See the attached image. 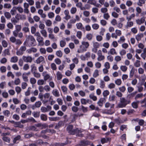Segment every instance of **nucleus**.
I'll return each instance as SVG.
<instances>
[{
    "instance_id": "obj_1",
    "label": "nucleus",
    "mask_w": 146,
    "mask_h": 146,
    "mask_svg": "<svg viewBox=\"0 0 146 146\" xmlns=\"http://www.w3.org/2000/svg\"><path fill=\"white\" fill-rule=\"evenodd\" d=\"M26 38L25 42H24V44L27 42L28 45L32 46H35L36 45V41L33 36L31 35H27Z\"/></svg>"
},
{
    "instance_id": "obj_2",
    "label": "nucleus",
    "mask_w": 146,
    "mask_h": 146,
    "mask_svg": "<svg viewBox=\"0 0 146 146\" xmlns=\"http://www.w3.org/2000/svg\"><path fill=\"white\" fill-rule=\"evenodd\" d=\"M89 46V44L88 42L82 41L81 42V44L79 48L77 50V52L78 53H80L86 51Z\"/></svg>"
},
{
    "instance_id": "obj_3",
    "label": "nucleus",
    "mask_w": 146,
    "mask_h": 146,
    "mask_svg": "<svg viewBox=\"0 0 146 146\" xmlns=\"http://www.w3.org/2000/svg\"><path fill=\"white\" fill-rule=\"evenodd\" d=\"M73 126L72 125H70L68 126L67 128V130L68 133L72 135H74L76 133H80L81 131L76 128L75 129H73Z\"/></svg>"
},
{
    "instance_id": "obj_4",
    "label": "nucleus",
    "mask_w": 146,
    "mask_h": 146,
    "mask_svg": "<svg viewBox=\"0 0 146 146\" xmlns=\"http://www.w3.org/2000/svg\"><path fill=\"white\" fill-rule=\"evenodd\" d=\"M27 49L26 46L24 45L21 46L19 50H18L16 52V54L18 56H21L22 55L24 52Z\"/></svg>"
},
{
    "instance_id": "obj_5",
    "label": "nucleus",
    "mask_w": 146,
    "mask_h": 146,
    "mask_svg": "<svg viewBox=\"0 0 146 146\" xmlns=\"http://www.w3.org/2000/svg\"><path fill=\"white\" fill-rule=\"evenodd\" d=\"M127 103V101L124 98H121L120 103L119 104V108H123L125 107Z\"/></svg>"
},
{
    "instance_id": "obj_6",
    "label": "nucleus",
    "mask_w": 146,
    "mask_h": 146,
    "mask_svg": "<svg viewBox=\"0 0 146 146\" xmlns=\"http://www.w3.org/2000/svg\"><path fill=\"white\" fill-rule=\"evenodd\" d=\"M98 57L97 60L98 61H101L104 59L105 57L102 55V52L101 50H99L97 53Z\"/></svg>"
},
{
    "instance_id": "obj_7",
    "label": "nucleus",
    "mask_w": 146,
    "mask_h": 146,
    "mask_svg": "<svg viewBox=\"0 0 146 146\" xmlns=\"http://www.w3.org/2000/svg\"><path fill=\"white\" fill-rule=\"evenodd\" d=\"M23 61L26 62L31 63L33 60L31 56H23L22 57Z\"/></svg>"
},
{
    "instance_id": "obj_8",
    "label": "nucleus",
    "mask_w": 146,
    "mask_h": 146,
    "mask_svg": "<svg viewBox=\"0 0 146 146\" xmlns=\"http://www.w3.org/2000/svg\"><path fill=\"white\" fill-rule=\"evenodd\" d=\"M36 40L38 43V46H42L44 45V38L40 36L39 37H37Z\"/></svg>"
},
{
    "instance_id": "obj_9",
    "label": "nucleus",
    "mask_w": 146,
    "mask_h": 146,
    "mask_svg": "<svg viewBox=\"0 0 146 146\" xmlns=\"http://www.w3.org/2000/svg\"><path fill=\"white\" fill-rule=\"evenodd\" d=\"M145 17H143L140 19H138L136 20V23L137 25H141L145 21Z\"/></svg>"
},
{
    "instance_id": "obj_10",
    "label": "nucleus",
    "mask_w": 146,
    "mask_h": 146,
    "mask_svg": "<svg viewBox=\"0 0 146 146\" xmlns=\"http://www.w3.org/2000/svg\"><path fill=\"white\" fill-rule=\"evenodd\" d=\"M42 105V103L40 101H38L35 102L32 107L33 110H34L36 108H39Z\"/></svg>"
},
{
    "instance_id": "obj_11",
    "label": "nucleus",
    "mask_w": 146,
    "mask_h": 146,
    "mask_svg": "<svg viewBox=\"0 0 146 146\" xmlns=\"http://www.w3.org/2000/svg\"><path fill=\"white\" fill-rule=\"evenodd\" d=\"M15 30L13 32V33H14L15 35H17V32H20L21 29V25H16L15 26Z\"/></svg>"
},
{
    "instance_id": "obj_12",
    "label": "nucleus",
    "mask_w": 146,
    "mask_h": 146,
    "mask_svg": "<svg viewBox=\"0 0 146 146\" xmlns=\"http://www.w3.org/2000/svg\"><path fill=\"white\" fill-rule=\"evenodd\" d=\"M37 49L35 47H31L27 50V52L29 54H31L32 53H36L37 52Z\"/></svg>"
},
{
    "instance_id": "obj_13",
    "label": "nucleus",
    "mask_w": 146,
    "mask_h": 146,
    "mask_svg": "<svg viewBox=\"0 0 146 146\" xmlns=\"http://www.w3.org/2000/svg\"><path fill=\"white\" fill-rule=\"evenodd\" d=\"M64 13L65 16L64 19L66 20H68L71 18L70 16L69 15V12L68 10H66L64 11Z\"/></svg>"
},
{
    "instance_id": "obj_14",
    "label": "nucleus",
    "mask_w": 146,
    "mask_h": 146,
    "mask_svg": "<svg viewBox=\"0 0 146 146\" xmlns=\"http://www.w3.org/2000/svg\"><path fill=\"white\" fill-rule=\"evenodd\" d=\"M89 144L88 141H82L79 144L77 145L76 146H86Z\"/></svg>"
},
{
    "instance_id": "obj_15",
    "label": "nucleus",
    "mask_w": 146,
    "mask_h": 146,
    "mask_svg": "<svg viewBox=\"0 0 146 146\" xmlns=\"http://www.w3.org/2000/svg\"><path fill=\"white\" fill-rule=\"evenodd\" d=\"M105 98H101L98 102L97 104L99 106L102 107L103 103L105 102Z\"/></svg>"
},
{
    "instance_id": "obj_16",
    "label": "nucleus",
    "mask_w": 146,
    "mask_h": 146,
    "mask_svg": "<svg viewBox=\"0 0 146 146\" xmlns=\"http://www.w3.org/2000/svg\"><path fill=\"white\" fill-rule=\"evenodd\" d=\"M38 13L40 15L42 18H46V15L45 13H43V11L42 9H39L38 11Z\"/></svg>"
},
{
    "instance_id": "obj_17",
    "label": "nucleus",
    "mask_w": 146,
    "mask_h": 146,
    "mask_svg": "<svg viewBox=\"0 0 146 146\" xmlns=\"http://www.w3.org/2000/svg\"><path fill=\"white\" fill-rule=\"evenodd\" d=\"M18 59L17 57V56H14L12 57L10 59V62H11L15 63L17 62L18 61Z\"/></svg>"
},
{
    "instance_id": "obj_18",
    "label": "nucleus",
    "mask_w": 146,
    "mask_h": 146,
    "mask_svg": "<svg viewBox=\"0 0 146 146\" xmlns=\"http://www.w3.org/2000/svg\"><path fill=\"white\" fill-rule=\"evenodd\" d=\"M44 60V58L42 56L39 57L36 60V63L37 64H40V62L43 61Z\"/></svg>"
},
{
    "instance_id": "obj_19",
    "label": "nucleus",
    "mask_w": 146,
    "mask_h": 146,
    "mask_svg": "<svg viewBox=\"0 0 146 146\" xmlns=\"http://www.w3.org/2000/svg\"><path fill=\"white\" fill-rule=\"evenodd\" d=\"M41 119L43 121H45L47 119V117L46 115L42 114L40 116Z\"/></svg>"
},
{
    "instance_id": "obj_20",
    "label": "nucleus",
    "mask_w": 146,
    "mask_h": 146,
    "mask_svg": "<svg viewBox=\"0 0 146 146\" xmlns=\"http://www.w3.org/2000/svg\"><path fill=\"white\" fill-rule=\"evenodd\" d=\"M143 36V34L142 33L138 34L135 36L136 39L138 41L140 40Z\"/></svg>"
},
{
    "instance_id": "obj_21",
    "label": "nucleus",
    "mask_w": 146,
    "mask_h": 146,
    "mask_svg": "<svg viewBox=\"0 0 146 146\" xmlns=\"http://www.w3.org/2000/svg\"><path fill=\"white\" fill-rule=\"evenodd\" d=\"M52 93L56 97H58L60 96V94L58 90L56 89L53 90L52 91Z\"/></svg>"
},
{
    "instance_id": "obj_22",
    "label": "nucleus",
    "mask_w": 146,
    "mask_h": 146,
    "mask_svg": "<svg viewBox=\"0 0 146 146\" xmlns=\"http://www.w3.org/2000/svg\"><path fill=\"white\" fill-rule=\"evenodd\" d=\"M31 71L32 74L34 73V72H36V66H35V64H33L31 65Z\"/></svg>"
},
{
    "instance_id": "obj_23",
    "label": "nucleus",
    "mask_w": 146,
    "mask_h": 146,
    "mask_svg": "<svg viewBox=\"0 0 146 146\" xmlns=\"http://www.w3.org/2000/svg\"><path fill=\"white\" fill-rule=\"evenodd\" d=\"M13 36L15 37H17V36L20 38H22L23 36V34L22 33V32H17V35L15 34L14 33H13Z\"/></svg>"
},
{
    "instance_id": "obj_24",
    "label": "nucleus",
    "mask_w": 146,
    "mask_h": 146,
    "mask_svg": "<svg viewBox=\"0 0 146 146\" xmlns=\"http://www.w3.org/2000/svg\"><path fill=\"white\" fill-rule=\"evenodd\" d=\"M40 32L42 35L44 37H46L47 36V33L45 29H44L41 30L40 31Z\"/></svg>"
},
{
    "instance_id": "obj_25",
    "label": "nucleus",
    "mask_w": 146,
    "mask_h": 146,
    "mask_svg": "<svg viewBox=\"0 0 146 146\" xmlns=\"http://www.w3.org/2000/svg\"><path fill=\"white\" fill-rule=\"evenodd\" d=\"M57 79L58 80H60L62 78V75L60 72H58L56 74Z\"/></svg>"
},
{
    "instance_id": "obj_26",
    "label": "nucleus",
    "mask_w": 146,
    "mask_h": 146,
    "mask_svg": "<svg viewBox=\"0 0 146 146\" xmlns=\"http://www.w3.org/2000/svg\"><path fill=\"white\" fill-rule=\"evenodd\" d=\"M46 82L44 80L42 79L39 80H38L37 84L39 85H43L45 84Z\"/></svg>"
},
{
    "instance_id": "obj_27",
    "label": "nucleus",
    "mask_w": 146,
    "mask_h": 146,
    "mask_svg": "<svg viewBox=\"0 0 146 146\" xmlns=\"http://www.w3.org/2000/svg\"><path fill=\"white\" fill-rule=\"evenodd\" d=\"M139 102L141 104H144V105H142L141 107H146V98H145L143 100H141Z\"/></svg>"
},
{
    "instance_id": "obj_28",
    "label": "nucleus",
    "mask_w": 146,
    "mask_h": 146,
    "mask_svg": "<svg viewBox=\"0 0 146 146\" xmlns=\"http://www.w3.org/2000/svg\"><path fill=\"white\" fill-rule=\"evenodd\" d=\"M139 102V101H137L136 102H133L131 104L132 107L134 108H137L138 106V103Z\"/></svg>"
},
{
    "instance_id": "obj_29",
    "label": "nucleus",
    "mask_w": 146,
    "mask_h": 146,
    "mask_svg": "<svg viewBox=\"0 0 146 146\" xmlns=\"http://www.w3.org/2000/svg\"><path fill=\"white\" fill-rule=\"evenodd\" d=\"M50 120L52 121H56L60 119V118L59 117H49Z\"/></svg>"
},
{
    "instance_id": "obj_30",
    "label": "nucleus",
    "mask_w": 146,
    "mask_h": 146,
    "mask_svg": "<svg viewBox=\"0 0 146 146\" xmlns=\"http://www.w3.org/2000/svg\"><path fill=\"white\" fill-rule=\"evenodd\" d=\"M3 53L5 56H6L7 55H9L10 54L9 50L8 49H5L3 52Z\"/></svg>"
},
{
    "instance_id": "obj_31",
    "label": "nucleus",
    "mask_w": 146,
    "mask_h": 146,
    "mask_svg": "<svg viewBox=\"0 0 146 146\" xmlns=\"http://www.w3.org/2000/svg\"><path fill=\"white\" fill-rule=\"evenodd\" d=\"M140 61L138 60H136L134 63V66L136 67H138L140 66Z\"/></svg>"
},
{
    "instance_id": "obj_32",
    "label": "nucleus",
    "mask_w": 146,
    "mask_h": 146,
    "mask_svg": "<svg viewBox=\"0 0 146 146\" xmlns=\"http://www.w3.org/2000/svg\"><path fill=\"white\" fill-rule=\"evenodd\" d=\"M40 112L34 111L33 113V116L35 117H39L40 116Z\"/></svg>"
},
{
    "instance_id": "obj_33",
    "label": "nucleus",
    "mask_w": 146,
    "mask_h": 146,
    "mask_svg": "<svg viewBox=\"0 0 146 146\" xmlns=\"http://www.w3.org/2000/svg\"><path fill=\"white\" fill-rule=\"evenodd\" d=\"M2 139L4 141L8 143H10V139L9 137L6 136H3Z\"/></svg>"
},
{
    "instance_id": "obj_34",
    "label": "nucleus",
    "mask_w": 146,
    "mask_h": 146,
    "mask_svg": "<svg viewBox=\"0 0 146 146\" xmlns=\"http://www.w3.org/2000/svg\"><path fill=\"white\" fill-rule=\"evenodd\" d=\"M45 22L46 25L48 27L50 26L52 24V21L49 19L46 20Z\"/></svg>"
},
{
    "instance_id": "obj_35",
    "label": "nucleus",
    "mask_w": 146,
    "mask_h": 146,
    "mask_svg": "<svg viewBox=\"0 0 146 146\" xmlns=\"http://www.w3.org/2000/svg\"><path fill=\"white\" fill-rule=\"evenodd\" d=\"M33 74L34 76L36 78H39L40 77L41 75L40 74L37 72H34V73H33Z\"/></svg>"
},
{
    "instance_id": "obj_36",
    "label": "nucleus",
    "mask_w": 146,
    "mask_h": 146,
    "mask_svg": "<svg viewBox=\"0 0 146 146\" xmlns=\"http://www.w3.org/2000/svg\"><path fill=\"white\" fill-rule=\"evenodd\" d=\"M2 45L4 48H6L7 46L8 43L7 41L5 40H2Z\"/></svg>"
},
{
    "instance_id": "obj_37",
    "label": "nucleus",
    "mask_w": 146,
    "mask_h": 146,
    "mask_svg": "<svg viewBox=\"0 0 146 146\" xmlns=\"http://www.w3.org/2000/svg\"><path fill=\"white\" fill-rule=\"evenodd\" d=\"M66 143H56L53 144V146H64L66 145Z\"/></svg>"
},
{
    "instance_id": "obj_38",
    "label": "nucleus",
    "mask_w": 146,
    "mask_h": 146,
    "mask_svg": "<svg viewBox=\"0 0 146 146\" xmlns=\"http://www.w3.org/2000/svg\"><path fill=\"white\" fill-rule=\"evenodd\" d=\"M19 20H17L14 17H13L11 19V21L12 23L14 25H16V23H17L19 21Z\"/></svg>"
},
{
    "instance_id": "obj_39",
    "label": "nucleus",
    "mask_w": 146,
    "mask_h": 146,
    "mask_svg": "<svg viewBox=\"0 0 146 146\" xmlns=\"http://www.w3.org/2000/svg\"><path fill=\"white\" fill-rule=\"evenodd\" d=\"M5 17L8 19H10L11 17V15L10 13L8 12H6L4 13Z\"/></svg>"
},
{
    "instance_id": "obj_40",
    "label": "nucleus",
    "mask_w": 146,
    "mask_h": 146,
    "mask_svg": "<svg viewBox=\"0 0 146 146\" xmlns=\"http://www.w3.org/2000/svg\"><path fill=\"white\" fill-rule=\"evenodd\" d=\"M77 28L79 29H82L83 28V25L81 23H77L76 24Z\"/></svg>"
},
{
    "instance_id": "obj_41",
    "label": "nucleus",
    "mask_w": 146,
    "mask_h": 146,
    "mask_svg": "<svg viewBox=\"0 0 146 146\" xmlns=\"http://www.w3.org/2000/svg\"><path fill=\"white\" fill-rule=\"evenodd\" d=\"M7 62V59L5 57L2 58L0 60V62L2 64H5Z\"/></svg>"
},
{
    "instance_id": "obj_42",
    "label": "nucleus",
    "mask_w": 146,
    "mask_h": 146,
    "mask_svg": "<svg viewBox=\"0 0 146 146\" xmlns=\"http://www.w3.org/2000/svg\"><path fill=\"white\" fill-rule=\"evenodd\" d=\"M133 23L132 21H127V28L131 27L133 25Z\"/></svg>"
},
{
    "instance_id": "obj_43",
    "label": "nucleus",
    "mask_w": 146,
    "mask_h": 146,
    "mask_svg": "<svg viewBox=\"0 0 146 146\" xmlns=\"http://www.w3.org/2000/svg\"><path fill=\"white\" fill-rule=\"evenodd\" d=\"M77 11V9L75 7H72L70 10V12L72 14H74Z\"/></svg>"
},
{
    "instance_id": "obj_44",
    "label": "nucleus",
    "mask_w": 146,
    "mask_h": 146,
    "mask_svg": "<svg viewBox=\"0 0 146 146\" xmlns=\"http://www.w3.org/2000/svg\"><path fill=\"white\" fill-rule=\"evenodd\" d=\"M89 97L91 99H92L93 101H95L97 100V97L94 96L93 94H90L89 95Z\"/></svg>"
},
{
    "instance_id": "obj_45",
    "label": "nucleus",
    "mask_w": 146,
    "mask_h": 146,
    "mask_svg": "<svg viewBox=\"0 0 146 146\" xmlns=\"http://www.w3.org/2000/svg\"><path fill=\"white\" fill-rule=\"evenodd\" d=\"M99 27V25L95 23L92 25V27L94 30L98 29Z\"/></svg>"
},
{
    "instance_id": "obj_46",
    "label": "nucleus",
    "mask_w": 146,
    "mask_h": 146,
    "mask_svg": "<svg viewBox=\"0 0 146 146\" xmlns=\"http://www.w3.org/2000/svg\"><path fill=\"white\" fill-rule=\"evenodd\" d=\"M0 70L2 73L5 72L6 71V67L4 66H1L0 68Z\"/></svg>"
},
{
    "instance_id": "obj_47",
    "label": "nucleus",
    "mask_w": 146,
    "mask_h": 146,
    "mask_svg": "<svg viewBox=\"0 0 146 146\" xmlns=\"http://www.w3.org/2000/svg\"><path fill=\"white\" fill-rule=\"evenodd\" d=\"M3 113L7 117H9L10 114V111L8 110H6L3 111Z\"/></svg>"
},
{
    "instance_id": "obj_48",
    "label": "nucleus",
    "mask_w": 146,
    "mask_h": 146,
    "mask_svg": "<svg viewBox=\"0 0 146 146\" xmlns=\"http://www.w3.org/2000/svg\"><path fill=\"white\" fill-rule=\"evenodd\" d=\"M56 54V55L59 57H61L62 56V53L60 50L57 51Z\"/></svg>"
},
{
    "instance_id": "obj_49",
    "label": "nucleus",
    "mask_w": 146,
    "mask_h": 146,
    "mask_svg": "<svg viewBox=\"0 0 146 146\" xmlns=\"http://www.w3.org/2000/svg\"><path fill=\"white\" fill-rule=\"evenodd\" d=\"M12 68L14 70H18L19 69L18 66L16 64H13L12 65Z\"/></svg>"
},
{
    "instance_id": "obj_50",
    "label": "nucleus",
    "mask_w": 146,
    "mask_h": 146,
    "mask_svg": "<svg viewBox=\"0 0 146 146\" xmlns=\"http://www.w3.org/2000/svg\"><path fill=\"white\" fill-rule=\"evenodd\" d=\"M15 42V44L17 45H20L22 43V41L20 39H16Z\"/></svg>"
},
{
    "instance_id": "obj_51",
    "label": "nucleus",
    "mask_w": 146,
    "mask_h": 146,
    "mask_svg": "<svg viewBox=\"0 0 146 146\" xmlns=\"http://www.w3.org/2000/svg\"><path fill=\"white\" fill-rule=\"evenodd\" d=\"M20 138H21V136H20L19 135H17V137H15L14 138V139H13V143H16V141H17L19 140Z\"/></svg>"
},
{
    "instance_id": "obj_52",
    "label": "nucleus",
    "mask_w": 146,
    "mask_h": 146,
    "mask_svg": "<svg viewBox=\"0 0 146 146\" xmlns=\"http://www.w3.org/2000/svg\"><path fill=\"white\" fill-rule=\"evenodd\" d=\"M13 101L15 104H18L20 102V101L17 98H13Z\"/></svg>"
},
{
    "instance_id": "obj_53",
    "label": "nucleus",
    "mask_w": 146,
    "mask_h": 146,
    "mask_svg": "<svg viewBox=\"0 0 146 146\" xmlns=\"http://www.w3.org/2000/svg\"><path fill=\"white\" fill-rule=\"evenodd\" d=\"M40 110L42 112H46L48 111L46 108L43 106L41 107Z\"/></svg>"
},
{
    "instance_id": "obj_54",
    "label": "nucleus",
    "mask_w": 146,
    "mask_h": 146,
    "mask_svg": "<svg viewBox=\"0 0 146 146\" xmlns=\"http://www.w3.org/2000/svg\"><path fill=\"white\" fill-rule=\"evenodd\" d=\"M99 71L98 70H96L93 74V76L94 77L96 78L99 76Z\"/></svg>"
},
{
    "instance_id": "obj_55",
    "label": "nucleus",
    "mask_w": 146,
    "mask_h": 146,
    "mask_svg": "<svg viewBox=\"0 0 146 146\" xmlns=\"http://www.w3.org/2000/svg\"><path fill=\"white\" fill-rule=\"evenodd\" d=\"M105 86V82L104 81L101 80L100 84V87L102 88H103Z\"/></svg>"
},
{
    "instance_id": "obj_56",
    "label": "nucleus",
    "mask_w": 146,
    "mask_h": 146,
    "mask_svg": "<svg viewBox=\"0 0 146 146\" xmlns=\"http://www.w3.org/2000/svg\"><path fill=\"white\" fill-rule=\"evenodd\" d=\"M30 82L32 84H35L36 82V80L34 78H31L30 79Z\"/></svg>"
},
{
    "instance_id": "obj_57",
    "label": "nucleus",
    "mask_w": 146,
    "mask_h": 146,
    "mask_svg": "<svg viewBox=\"0 0 146 146\" xmlns=\"http://www.w3.org/2000/svg\"><path fill=\"white\" fill-rule=\"evenodd\" d=\"M40 51L42 54H45L46 53V50L43 48H40Z\"/></svg>"
},
{
    "instance_id": "obj_58",
    "label": "nucleus",
    "mask_w": 146,
    "mask_h": 146,
    "mask_svg": "<svg viewBox=\"0 0 146 146\" xmlns=\"http://www.w3.org/2000/svg\"><path fill=\"white\" fill-rule=\"evenodd\" d=\"M22 78L24 81L25 82L28 81V77L27 76L26 74L23 73L22 75Z\"/></svg>"
},
{
    "instance_id": "obj_59",
    "label": "nucleus",
    "mask_w": 146,
    "mask_h": 146,
    "mask_svg": "<svg viewBox=\"0 0 146 146\" xmlns=\"http://www.w3.org/2000/svg\"><path fill=\"white\" fill-rule=\"evenodd\" d=\"M136 10L137 12V13H136L137 15H138L139 14L141 13L142 11L141 8L139 7H136Z\"/></svg>"
},
{
    "instance_id": "obj_60",
    "label": "nucleus",
    "mask_w": 146,
    "mask_h": 146,
    "mask_svg": "<svg viewBox=\"0 0 146 146\" xmlns=\"http://www.w3.org/2000/svg\"><path fill=\"white\" fill-rule=\"evenodd\" d=\"M44 89L46 92H49L50 90V88L48 85H46L44 87Z\"/></svg>"
},
{
    "instance_id": "obj_61",
    "label": "nucleus",
    "mask_w": 146,
    "mask_h": 146,
    "mask_svg": "<svg viewBox=\"0 0 146 146\" xmlns=\"http://www.w3.org/2000/svg\"><path fill=\"white\" fill-rule=\"evenodd\" d=\"M138 72L139 74H142L144 72V70L142 68L140 67L138 70Z\"/></svg>"
},
{
    "instance_id": "obj_62",
    "label": "nucleus",
    "mask_w": 146,
    "mask_h": 146,
    "mask_svg": "<svg viewBox=\"0 0 146 146\" xmlns=\"http://www.w3.org/2000/svg\"><path fill=\"white\" fill-rule=\"evenodd\" d=\"M22 30L25 33H27L29 32V29L28 27H25L23 28Z\"/></svg>"
},
{
    "instance_id": "obj_63",
    "label": "nucleus",
    "mask_w": 146,
    "mask_h": 146,
    "mask_svg": "<svg viewBox=\"0 0 146 146\" xmlns=\"http://www.w3.org/2000/svg\"><path fill=\"white\" fill-rule=\"evenodd\" d=\"M15 9H17L18 11L20 13H22L23 12V9L21 7H15Z\"/></svg>"
},
{
    "instance_id": "obj_64",
    "label": "nucleus",
    "mask_w": 146,
    "mask_h": 146,
    "mask_svg": "<svg viewBox=\"0 0 146 146\" xmlns=\"http://www.w3.org/2000/svg\"><path fill=\"white\" fill-rule=\"evenodd\" d=\"M54 56L53 54H50L48 55V59L49 61H52L54 58Z\"/></svg>"
}]
</instances>
